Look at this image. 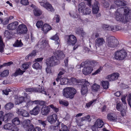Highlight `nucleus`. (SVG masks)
<instances>
[{
    "label": "nucleus",
    "mask_w": 131,
    "mask_h": 131,
    "mask_svg": "<svg viewBox=\"0 0 131 131\" xmlns=\"http://www.w3.org/2000/svg\"><path fill=\"white\" fill-rule=\"evenodd\" d=\"M63 96L67 98H73L76 93V90L73 88H66L63 90Z\"/></svg>",
    "instance_id": "f257e3e1"
},
{
    "label": "nucleus",
    "mask_w": 131,
    "mask_h": 131,
    "mask_svg": "<svg viewBox=\"0 0 131 131\" xmlns=\"http://www.w3.org/2000/svg\"><path fill=\"white\" fill-rule=\"evenodd\" d=\"M118 43V41L113 37H108L107 38L106 42V46L107 47L115 48L117 46Z\"/></svg>",
    "instance_id": "f03ea898"
},
{
    "label": "nucleus",
    "mask_w": 131,
    "mask_h": 131,
    "mask_svg": "<svg viewBox=\"0 0 131 131\" xmlns=\"http://www.w3.org/2000/svg\"><path fill=\"white\" fill-rule=\"evenodd\" d=\"M60 63V61L55 56H52L48 58L46 62V63L48 67H53Z\"/></svg>",
    "instance_id": "7ed1b4c3"
},
{
    "label": "nucleus",
    "mask_w": 131,
    "mask_h": 131,
    "mask_svg": "<svg viewBox=\"0 0 131 131\" xmlns=\"http://www.w3.org/2000/svg\"><path fill=\"white\" fill-rule=\"evenodd\" d=\"M127 56L126 51L123 49L116 52L114 53V57L115 59L120 60L124 59Z\"/></svg>",
    "instance_id": "20e7f679"
},
{
    "label": "nucleus",
    "mask_w": 131,
    "mask_h": 131,
    "mask_svg": "<svg viewBox=\"0 0 131 131\" xmlns=\"http://www.w3.org/2000/svg\"><path fill=\"white\" fill-rule=\"evenodd\" d=\"M120 9H118L117 10L115 13V19L118 21H120L123 22H125L129 21V18H127L126 17V16L123 15L118 11L120 10Z\"/></svg>",
    "instance_id": "39448f33"
},
{
    "label": "nucleus",
    "mask_w": 131,
    "mask_h": 131,
    "mask_svg": "<svg viewBox=\"0 0 131 131\" xmlns=\"http://www.w3.org/2000/svg\"><path fill=\"white\" fill-rule=\"evenodd\" d=\"M103 121L101 119H98L94 123V125L92 127L93 131H99L98 129L102 127L104 125Z\"/></svg>",
    "instance_id": "423d86ee"
},
{
    "label": "nucleus",
    "mask_w": 131,
    "mask_h": 131,
    "mask_svg": "<svg viewBox=\"0 0 131 131\" xmlns=\"http://www.w3.org/2000/svg\"><path fill=\"white\" fill-rule=\"evenodd\" d=\"M90 88V84L86 81L84 83L81 85V92L82 95H86L88 93V90Z\"/></svg>",
    "instance_id": "0eeeda50"
},
{
    "label": "nucleus",
    "mask_w": 131,
    "mask_h": 131,
    "mask_svg": "<svg viewBox=\"0 0 131 131\" xmlns=\"http://www.w3.org/2000/svg\"><path fill=\"white\" fill-rule=\"evenodd\" d=\"M41 88H27L25 90L26 92H41L42 93L46 95H49L48 93H47L46 91L44 90V88L41 87Z\"/></svg>",
    "instance_id": "6e6552de"
},
{
    "label": "nucleus",
    "mask_w": 131,
    "mask_h": 131,
    "mask_svg": "<svg viewBox=\"0 0 131 131\" xmlns=\"http://www.w3.org/2000/svg\"><path fill=\"white\" fill-rule=\"evenodd\" d=\"M22 125L28 131H31L34 129L33 125L31 124L30 120L27 119L24 121L22 123Z\"/></svg>",
    "instance_id": "1a4fd4ad"
},
{
    "label": "nucleus",
    "mask_w": 131,
    "mask_h": 131,
    "mask_svg": "<svg viewBox=\"0 0 131 131\" xmlns=\"http://www.w3.org/2000/svg\"><path fill=\"white\" fill-rule=\"evenodd\" d=\"M27 30L26 26L24 24H22L18 26L17 29V32L18 34H25Z\"/></svg>",
    "instance_id": "9d476101"
},
{
    "label": "nucleus",
    "mask_w": 131,
    "mask_h": 131,
    "mask_svg": "<svg viewBox=\"0 0 131 131\" xmlns=\"http://www.w3.org/2000/svg\"><path fill=\"white\" fill-rule=\"evenodd\" d=\"M116 108L118 111L121 112L122 116H124L125 115L126 112V110L127 108V106H124L123 107L121 106L120 103H118L117 104Z\"/></svg>",
    "instance_id": "9b49d317"
},
{
    "label": "nucleus",
    "mask_w": 131,
    "mask_h": 131,
    "mask_svg": "<svg viewBox=\"0 0 131 131\" xmlns=\"http://www.w3.org/2000/svg\"><path fill=\"white\" fill-rule=\"evenodd\" d=\"M77 40L76 37L73 35L68 36L67 43L69 45H74L77 42Z\"/></svg>",
    "instance_id": "f8f14e48"
},
{
    "label": "nucleus",
    "mask_w": 131,
    "mask_h": 131,
    "mask_svg": "<svg viewBox=\"0 0 131 131\" xmlns=\"http://www.w3.org/2000/svg\"><path fill=\"white\" fill-rule=\"evenodd\" d=\"M25 100V101L29 102H30V97L29 96H26L25 98L24 97H17L15 99V104H19L22 103Z\"/></svg>",
    "instance_id": "ddd939ff"
},
{
    "label": "nucleus",
    "mask_w": 131,
    "mask_h": 131,
    "mask_svg": "<svg viewBox=\"0 0 131 131\" xmlns=\"http://www.w3.org/2000/svg\"><path fill=\"white\" fill-rule=\"evenodd\" d=\"M119 77V74L117 73H115L108 75L106 77V79L110 81H112L117 79Z\"/></svg>",
    "instance_id": "4468645a"
},
{
    "label": "nucleus",
    "mask_w": 131,
    "mask_h": 131,
    "mask_svg": "<svg viewBox=\"0 0 131 131\" xmlns=\"http://www.w3.org/2000/svg\"><path fill=\"white\" fill-rule=\"evenodd\" d=\"M57 116L55 114L48 116L47 117V121L51 124H54L57 121Z\"/></svg>",
    "instance_id": "2eb2a0df"
},
{
    "label": "nucleus",
    "mask_w": 131,
    "mask_h": 131,
    "mask_svg": "<svg viewBox=\"0 0 131 131\" xmlns=\"http://www.w3.org/2000/svg\"><path fill=\"white\" fill-rule=\"evenodd\" d=\"M18 21H15L9 24L7 26V28L10 30H13L16 29L18 25Z\"/></svg>",
    "instance_id": "dca6fc26"
},
{
    "label": "nucleus",
    "mask_w": 131,
    "mask_h": 131,
    "mask_svg": "<svg viewBox=\"0 0 131 131\" xmlns=\"http://www.w3.org/2000/svg\"><path fill=\"white\" fill-rule=\"evenodd\" d=\"M105 42L104 39L103 38H97L95 40V44L96 47L102 46Z\"/></svg>",
    "instance_id": "f3484780"
},
{
    "label": "nucleus",
    "mask_w": 131,
    "mask_h": 131,
    "mask_svg": "<svg viewBox=\"0 0 131 131\" xmlns=\"http://www.w3.org/2000/svg\"><path fill=\"white\" fill-rule=\"evenodd\" d=\"M99 10V4L97 2L95 1L92 7V13L93 14H96Z\"/></svg>",
    "instance_id": "a211bd4d"
},
{
    "label": "nucleus",
    "mask_w": 131,
    "mask_h": 131,
    "mask_svg": "<svg viewBox=\"0 0 131 131\" xmlns=\"http://www.w3.org/2000/svg\"><path fill=\"white\" fill-rule=\"evenodd\" d=\"M17 112L19 115L24 117H29V116L28 112L25 110L19 109Z\"/></svg>",
    "instance_id": "6ab92c4d"
},
{
    "label": "nucleus",
    "mask_w": 131,
    "mask_h": 131,
    "mask_svg": "<svg viewBox=\"0 0 131 131\" xmlns=\"http://www.w3.org/2000/svg\"><path fill=\"white\" fill-rule=\"evenodd\" d=\"M93 70V68L91 67H88L84 68L82 72L85 75L90 74Z\"/></svg>",
    "instance_id": "aec40b11"
},
{
    "label": "nucleus",
    "mask_w": 131,
    "mask_h": 131,
    "mask_svg": "<svg viewBox=\"0 0 131 131\" xmlns=\"http://www.w3.org/2000/svg\"><path fill=\"white\" fill-rule=\"evenodd\" d=\"M54 54L55 56L57 57L59 59H63L65 57V55L63 52L60 50L56 51L54 52Z\"/></svg>",
    "instance_id": "412c9836"
},
{
    "label": "nucleus",
    "mask_w": 131,
    "mask_h": 131,
    "mask_svg": "<svg viewBox=\"0 0 131 131\" xmlns=\"http://www.w3.org/2000/svg\"><path fill=\"white\" fill-rule=\"evenodd\" d=\"M49 112V108L43 105L41 108V113L43 115H47Z\"/></svg>",
    "instance_id": "4be33fe9"
},
{
    "label": "nucleus",
    "mask_w": 131,
    "mask_h": 131,
    "mask_svg": "<svg viewBox=\"0 0 131 131\" xmlns=\"http://www.w3.org/2000/svg\"><path fill=\"white\" fill-rule=\"evenodd\" d=\"M107 118L109 120L115 121L117 120V116L115 114L113 113H109L107 115Z\"/></svg>",
    "instance_id": "5701e85b"
},
{
    "label": "nucleus",
    "mask_w": 131,
    "mask_h": 131,
    "mask_svg": "<svg viewBox=\"0 0 131 131\" xmlns=\"http://www.w3.org/2000/svg\"><path fill=\"white\" fill-rule=\"evenodd\" d=\"M39 111V106L37 105L32 110L30 111V113L31 115H36L38 114Z\"/></svg>",
    "instance_id": "b1692460"
},
{
    "label": "nucleus",
    "mask_w": 131,
    "mask_h": 131,
    "mask_svg": "<svg viewBox=\"0 0 131 131\" xmlns=\"http://www.w3.org/2000/svg\"><path fill=\"white\" fill-rule=\"evenodd\" d=\"M42 30L45 33L51 29V26L48 24H45L42 27Z\"/></svg>",
    "instance_id": "393cba45"
},
{
    "label": "nucleus",
    "mask_w": 131,
    "mask_h": 131,
    "mask_svg": "<svg viewBox=\"0 0 131 131\" xmlns=\"http://www.w3.org/2000/svg\"><path fill=\"white\" fill-rule=\"evenodd\" d=\"M75 32L77 34L81 35L83 37H85L86 35L85 33L82 28H77Z\"/></svg>",
    "instance_id": "a878e982"
},
{
    "label": "nucleus",
    "mask_w": 131,
    "mask_h": 131,
    "mask_svg": "<svg viewBox=\"0 0 131 131\" xmlns=\"http://www.w3.org/2000/svg\"><path fill=\"white\" fill-rule=\"evenodd\" d=\"M120 9V10H124V12L125 13L124 15L125 16V15H126V17H127V18H129V19H130V17H129V15H128V14L129 13L130 10L128 7L126 6L124 7V8H122L121 9Z\"/></svg>",
    "instance_id": "bb28decb"
},
{
    "label": "nucleus",
    "mask_w": 131,
    "mask_h": 131,
    "mask_svg": "<svg viewBox=\"0 0 131 131\" xmlns=\"http://www.w3.org/2000/svg\"><path fill=\"white\" fill-rule=\"evenodd\" d=\"M41 42V47L42 48L45 47L46 46L48 45V42L46 39H41L40 40Z\"/></svg>",
    "instance_id": "cd10ccee"
},
{
    "label": "nucleus",
    "mask_w": 131,
    "mask_h": 131,
    "mask_svg": "<svg viewBox=\"0 0 131 131\" xmlns=\"http://www.w3.org/2000/svg\"><path fill=\"white\" fill-rule=\"evenodd\" d=\"M86 5L84 2L80 3L78 5V10L80 12H82L85 8Z\"/></svg>",
    "instance_id": "c85d7f7f"
},
{
    "label": "nucleus",
    "mask_w": 131,
    "mask_h": 131,
    "mask_svg": "<svg viewBox=\"0 0 131 131\" xmlns=\"http://www.w3.org/2000/svg\"><path fill=\"white\" fill-rule=\"evenodd\" d=\"M109 84V82L107 81H103L101 83V84L104 89H106L108 88Z\"/></svg>",
    "instance_id": "c756f323"
},
{
    "label": "nucleus",
    "mask_w": 131,
    "mask_h": 131,
    "mask_svg": "<svg viewBox=\"0 0 131 131\" xmlns=\"http://www.w3.org/2000/svg\"><path fill=\"white\" fill-rule=\"evenodd\" d=\"M47 9L51 12H54V9L52 5L48 2L45 7Z\"/></svg>",
    "instance_id": "7c9ffc66"
},
{
    "label": "nucleus",
    "mask_w": 131,
    "mask_h": 131,
    "mask_svg": "<svg viewBox=\"0 0 131 131\" xmlns=\"http://www.w3.org/2000/svg\"><path fill=\"white\" fill-rule=\"evenodd\" d=\"M70 16L73 18H78L80 17V16L76 12L71 11L69 13Z\"/></svg>",
    "instance_id": "2f4dec72"
},
{
    "label": "nucleus",
    "mask_w": 131,
    "mask_h": 131,
    "mask_svg": "<svg viewBox=\"0 0 131 131\" xmlns=\"http://www.w3.org/2000/svg\"><path fill=\"white\" fill-rule=\"evenodd\" d=\"M60 84L61 85L67 84L69 82V79L66 78H63L60 79Z\"/></svg>",
    "instance_id": "473e14b6"
},
{
    "label": "nucleus",
    "mask_w": 131,
    "mask_h": 131,
    "mask_svg": "<svg viewBox=\"0 0 131 131\" xmlns=\"http://www.w3.org/2000/svg\"><path fill=\"white\" fill-rule=\"evenodd\" d=\"M14 106V104L12 103H9L7 104L5 106V108L6 110H10Z\"/></svg>",
    "instance_id": "72a5a7b5"
},
{
    "label": "nucleus",
    "mask_w": 131,
    "mask_h": 131,
    "mask_svg": "<svg viewBox=\"0 0 131 131\" xmlns=\"http://www.w3.org/2000/svg\"><path fill=\"white\" fill-rule=\"evenodd\" d=\"M9 73V71L7 70H5L2 72H0V76L1 77H5L7 76Z\"/></svg>",
    "instance_id": "f704fd0d"
},
{
    "label": "nucleus",
    "mask_w": 131,
    "mask_h": 131,
    "mask_svg": "<svg viewBox=\"0 0 131 131\" xmlns=\"http://www.w3.org/2000/svg\"><path fill=\"white\" fill-rule=\"evenodd\" d=\"M23 44L21 42V40H17L13 45V46L16 47H21Z\"/></svg>",
    "instance_id": "c9c22d12"
},
{
    "label": "nucleus",
    "mask_w": 131,
    "mask_h": 131,
    "mask_svg": "<svg viewBox=\"0 0 131 131\" xmlns=\"http://www.w3.org/2000/svg\"><path fill=\"white\" fill-rule=\"evenodd\" d=\"M24 71H22L20 69H19L16 70L13 75L14 77H16L19 75H22L23 74Z\"/></svg>",
    "instance_id": "e433bc0d"
},
{
    "label": "nucleus",
    "mask_w": 131,
    "mask_h": 131,
    "mask_svg": "<svg viewBox=\"0 0 131 131\" xmlns=\"http://www.w3.org/2000/svg\"><path fill=\"white\" fill-rule=\"evenodd\" d=\"M91 12V10L90 8H85L83 12H82L83 13V14L85 15H89Z\"/></svg>",
    "instance_id": "4c0bfd02"
},
{
    "label": "nucleus",
    "mask_w": 131,
    "mask_h": 131,
    "mask_svg": "<svg viewBox=\"0 0 131 131\" xmlns=\"http://www.w3.org/2000/svg\"><path fill=\"white\" fill-rule=\"evenodd\" d=\"M4 45L2 39L0 38V52L2 53L4 51Z\"/></svg>",
    "instance_id": "58836bf2"
},
{
    "label": "nucleus",
    "mask_w": 131,
    "mask_h": 131,
    "mask_svg": "<svg viewBox=\"0 0 131 131\" xmlns=\"http://www.w3.org/2000/svg\"><path fill=\"white\" fill-rule=\"evenodd\" d=\"M12 122L15 125H17L19 124L20 122L19 118L16 117L12 120Z\"/></svg>",
    "instance_id": "ea45409f"
},
{
    "label": "nucleus",
    "mask_w": 131,
    "mask_h": 131,
    "mask_svg": "<svg viewBox=\"0 0 131 131\" xmlns=\"http://www.w3.org/2000/svg\"><path fill=\"white\" fill-rule=\"evenodd\" d=\"M34 14L36 16H39L41 14V12L39 9H36L34 11Z\"/></svg>",
    "instance_id": "a19ab883"
},
{
    "label": "nucleus",
    "mask_w": 131,
    "mask_h": 131,
    "mask_svg": "<svg viewBox=\"0 0 131 131\" xmlns=\"http://www.w3.org/2000/svg\"><path fill=\"white\" fill-rule=\"evenodd\" d=\"M13 126L10 123H7L4 126V128L6 129H11L13 128Z\"/></svg>",
    "instance_id": "79ce46f5"
},
{
    "label": "nucleus",
    "mask_w": 131,
    "mask_h": 131,
    "mask_svg": "<svg viewBox=\"0 0 131 131\" xmlns=\"http://www.w3.org/2000/svg\"><path fill=\"white\" fill-rule=\"evenodd\" d=\"M39 2L40 3L41 5L45 8L48 2L44 0H39Z\"/></svg>",
    "instance_id": "37998d69"
},
{
    "label": "nucleus",
    "mask_w": 131,
    "mask_h": 131,
    "mask_svg": "<svg viewBox=\"0 0 131 131\" xmlns=\"http://www.w3.org/2000/svg\"><path fill=\"white\" fill-rule=\"evenodd\" d=\"M59 102L61 104H62L65 106H67L69 105V103L68 102L65 100H59Z\"/></svg>",
    "instance_id": "c03bdc74"
},
{
    "label": "nucleus",
    "mask_w": 131,
    "mask_h": 131,
    "mask_svg": "<svg viewBox=\"0 0 131 131\" xmlns=\"http://www.w3.org/2000/svg\"><path fill=\"white\" fill-rule=\"evenodd\" d=\"M100 87L99 85L95 84L92 86V90L93 91H97L99 89Z\"/></svg>",
    "instance_id": "a18cd8bd"
},
{
    "label": "nucleus",
    "mask_w": 131,
    "mask_h": 131,
    "mask_svg": "<svg viewBox=\"0 0 131 131\" xmlns=\"http://www.w3.org/2000/svg\"><path fill=\"white\" fill-rule=\"evenodd\" d=\"M32 67L36 69H41V66L38 62H36L34 63L32 66Z\"/></svg>",
    "instance_id": "49530a36"
},
{
    "label": "nucleus",
    "mask_w": 131,
    "mask_h": 131,
    "mask_svg": "<svg viewBox=\"0 0 131 131\" xmlns=\"http://www.w3.org/2000/svg\"><path fill=\"white\" fill-rule=\"evenodd\" d=\"M88 64L89 66H91V67H94L97 64V63L95 61H88Z\"/></svg>",
    "instance_id": "de8ad7c7"
},
{
    "label": "nucleus",
    "mask_w": 131,
    "mask_h": 131,
    "mask_svg": "<svg viewBox=\"0 0 131 131\" xmlns=\"http://www.w3.org/2000/svg\"><path fill=\"white\" fill-rule=\"evenodd\" d=\"M38 123L39 124L42 125L45 127L46 125L47 122L46 121H43L41 120H38Z\"/></svg>",
    "instance_id": "09e8293b"
},
{
    "label": "nucleus",
    "mask_w": 131,
    "mask_h": 131,
    "mask_svg": "<svg viewBox=\"0 0 131 131\" xmlns=\"http://www.w3.org/2000/svg\"><path fill=\"white\" fill-rule=\"evenodd\" d=\"M43 24V23L41 20L38 21L36 23V26L38 28H40L42 27Z\"/></svg>",
    "instance_id": "8fccbe9b"
},
{
    "label": "nucleus",
    "mask_w": 131,
    "mask_h": 131,
    "mask_svg": "<svg viewBox=\"0 0 131 131\" xmlns=\"http://www.w3.org/2000/svg\"><path fill=\"white\" fill-rule=\"evenodd\" d=\"M103 69V67H100L95 71L92 74V75H94L96 74H97L100 73L101 71Z\"/></svg>",
    "instance_id": "3c124183"
},
{
    "label": "nucleus",
    "mask_w": 131,
    "mask_h": 131,
    "mask_svg": "<svg viewBox=\"0 0 131 131\" xmlns=\"http://www.w3.org/2000/svg\"><path fill=\"white\" fill-rule=\"evenodd\" d=\"M68 82L70 83L71 84L72 83L73 84H75L77 83V80L76 79L72 78L70 80H69Z\"/></svg>",
    "instance_id": "603ef678"
},
{
    "label": "nucleus",
    "mask_w": 131,
    "mask_h": 131,
    "mask_svg": "<svg viewBox=\"0 0 131 131\" xmlns=\"http://www.w3.org/2000/svg\"><path fill=\"white\" fill-rule=\"evenodd\" d=\"M12 91V90L9 88H7L5 90H3L2 91V92L3 94L6 95L8 94L9 92Z\"/></svg>",
    "instance_id": "864d4df0"
},
{
    "label": "nucleus",
    "mask_w": 131,
    "mask_h": 131,
    "mask_svg": "<svg viewBox=\"0 0 131 131\" xmlns=\"http://www.w3.org/2000/svg\"><path fill=\"white\" fill-rule=\"evenodd\" d=\"M128 104L131 108V93H129L127 97V99Z\"/></svg>",
    "instance_id": "5fc2aeb1"
},
{
    "label": "nucleus",
    "mask_w": 131,
    "mask_h": 131,
    "mask_svg": "<svg viewBox=\"0 0 131 131\" xmlns=\"http://www.w3.org/2000/svg\"><path fill=\"white\" fill-rule=\"evenodd\" d=\"M114 3L116 4V5L118 6H121V0H116L114 1Z\"/></svg>",
    "instance_id": "6e6d98bb"
},
{
    "label": "nucleus",
    "mask_w": 131,
    "mask_h": 131,
    "mask_svg": "<svg viewBox=\"0 0 131 131\" xmlns=\"http://www.w3.org/2000/svg\"><path fill=\"white\" fill-rule=\"evenodd\" d=\"M127 96V95H123L122 97L121 100L122 101V102L123 104H124L125 105V106H127V103L126 101V97Z\"/></svg>",
    "instance_id": "4d7b16f0"
},
{
    "label": "nucleus",
    "mask_w": 131,
    "mask_h": 131,
    "mask_svg": "<svg viewBox=\"0 0 131 131\" xmlns=\"http://www.w3.org/2000/svg\"><path fill=\"white\" fill-rule=\"evenodd\" d=\"M103 4V6L105 8H107L109 7L110 4L107 2L105 0H103L102 2Z\"/></svg>",
    "instance_id": "13d9d810"
},
{
    "label": "nucleus",
    "mask_w": 131,
    "mask_h": 131,
    "mask_svg": "<svg viewBox=\"0 0 131 131\" xmlns=\"http://www.w3.org/2000/svg\"><path fill=\"white\" fill-rule=\"evenodd\" d=\"M20 3L24 5H27L29 3L28 0H21Z\"/></svg>",
    "instance_id": "bf43d9fd"
},
{
    "label": "nucleus",
    "mask_w": 131,
    "mask_h": 131,
    "mask_svg": "<svg viewBox=\"0 0 131 131\" xmlns=\"http://www.w3.org/2000/svg\"><path fill=\"white\" fill-rule=\"evenodd\" d=\"M4 112L2 111H0V125L2 124V122L3 121V117L4 116Z\"/></svg>",
    "instance_id": "052dcab7"
},
{
    "label": "nucleus",
    "mask_w": 131,
    "mask_h": 131,
    "mask_svg": "<svg viewBox=\"0 0 131 131\" xmlns=\"http://www.w3.org/2000/svg\"><path fill=\"white\" fill-rule=\"evenodd\" d=\"M96 100H92V101L86 103V106L88 108L90 107L92 104Z\"/></svg>",
    "instance_id": "680f3d73"
},
{
    "label": "nucleus",
    "mask_w": 131,
    "mask_h": 131,
    "mask_svg": "<svg viewBox=\"0 0 131 131\" xmlns=\"http://www.w3.org/2000/svg\"><path fill=\"white\" fill-rule=\"evenodd\" d=\"M29 64L27 63L23 64L22 66V69L23 70H26L29 67Z\"/></svg>",
    "instance_id": "e2e57ef3"
},
{
    "label": "nucleus",
    "mask_w": 131,
    "mask_h": 131,
    "mask_svg": "<svg viewBox=\"0 0 131 131\" xmlns=\"http://www.w3.org/2000/svg\"><path fill=\"white\" fill-rule=\"evenodd\" d=\"M50 107L52 108L53 110H54L56 112H57L59 111V109L58 108L55 107L53 105L51 104L49 105Z\"/></svg>",
    "instance_id": "0e129e2a"
},
{
    "label": "nucleus",
    "mask_w": 131,
    "mask_h": 131,
    "mask_svg": "<svg viewBox=\"0 0 131 131\" xmlns=\"http://www.w3.org/2000/svg\"><path fill=\"white\" fill-rule=\"evenodd\" d=\"M59 37L57 34H56L54 36L51 38V39L52 40H54L55 41H57L59 39Z\"/></svg>",
    "instance_id": "69168bd1"
},
{
    "label": "nucleus",
    "mask_w": 131,
    "mask_h": 131,
    "mask_svg": "<svg viewBox=\"0 0 131 131\" xmlns=\"http://www.w3.org/2000/svg\"><path fill=\"white\" fill-rule=\"evenodd\" d=\"M61 71L58 74V76H60L64 74L65 72V70L63 69H61L60 70Z\"/></svg>",
    "instance_id": "338daca9"
},
{
    "label": "nucleus",
    "mask_w": 131,
    "mask_h": 131,
    "mask_svg": "<svg viewBox=\"0 0 131 131\" xmlns=\"http://www.w3.org/2000/svg\"><path fill=\"white\" fill-rule=\"evenodd\" d=\"M7 118L9 120L13 116V114L10 113H8L6 114Z\"/></svg>",
    "instance_id": "774afa93"
}]
</instances>
